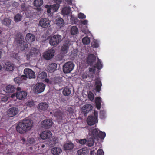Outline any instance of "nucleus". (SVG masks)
<instances>
[{"label":"nucleus","instance_id":"f257e3e1","mask_svg":"<svg viewBox=\"0 0 155 155\" xmlns=\"http://www.w3.org/2000/svg\"><path fill=\"white\" fill-rule=\"evenodd\" d=\"M33 126L32 121L25 119L17 124L16 130L21 134H23L30 130Z\"/></svg>","mask_w":155,"mask_h":155},{"label":"nucleus","instance_id":"f03ea898","mask_svg":"<svg viewBox=\"0 0 155 155\" xmlns=\"http://www.w3.org/2000/svg\"><path fill=\"white\" fill-rule=\"evenodd\" d=\"M15 39L21 51L25 50L28 48V45L24 41V36L21 33L18 32L15 34Z\"/></svg>","mask_w":155,"mask_h":155},{"label":"nucleus","instance_id":"7ed1b4c3","mask_svg":"<svg viewBox=\"0 0 155 155\" xmlns=\"http://www.w3.org/2000/svg\"><path fill=\"white\" fill-rule=\"evenodd\" d=\"M89 136L97 140L99 139H104L106 136L104 132L100 131L97 128H95L90 130L89 132Z\"/></svg>","mask_w":155,"mask_h":155},{"label":"nucleus","instance_id":"20e7f679","mask_svg":"<svg viewBox=\"0 0 155 155\" xmlns=\"http://www.w3.org/2000/svg\"><path fill=\"white\" fill-rule=\"evenodd\" d=\"M61 36L56 35L51 37L49 40V43L51 46H56L61 41Z\"/></svg>","mask_w":155,"mask_h":155},{"label":"nucleus","instance_id":"39448f33","mask_svg":"<svg viewBox=\"0 0 155 155\" xmlns=\"http://www.w3.org/2000/svg\"><path fill=\"white\" fill-rule=\"evenodd\" d=\"M74 65L73 62L69 61L66 63L63 66V70L64 73H68L73 69Z\"/></svg>","mask_w":155,"mask_h":155},{"label":"nucleus","instance_id":"423d86ee","mask_svg":"<svg viewBox=\"0 0 155 155\" xmlns=\"http://www.w3.org/2000/svg\"><path fill=\"white\" fill-rule=\"evenodd\" d=\"M25 74L24 78L26 79V78L29 79L35 78V72L31 69L29 68H25L24 71Z\"/></svg>","mask_w":155,"mask_h":155},{"label":"nucleus","instance_id":"0eeeda50","mask_svg":"<svg viewBox=\"0 0 155 155\" xmlns=\"http://www.w3.org/2000/svg\"><path fill=\"white\" fill-rule=\"evenodd\" d=\"M55 53V50L53 49H48L43 55L44 58L46 60H50L53 57Z\"/></svg>","mask_w":155,"mask_h":155},{"label":"nucleus","instance_id":"6e6552de","mask_svg":"<svg viewBox=\"0 0 155 155\" xmlns=\"http://www.w3.org/2000/svg\"><path fill=\"white\" fill-rule=\"evenodd\" d=\"M70 42L68 41H64L61 49V54H66L69 49Z\"/></svg>","mask_w":155,"mask_h":155},{"label":"nucleus","instance_id":"1a4fd4ad","mask_svg":"<svg viewBox=\"0 0 155 155\" xmlns=\"http://www.w3.org/2000/svg\"><path fill=\"white\" fill-rule=\"evenodd\" d=\"M40 26L44 28H46L49 26L50 24V21L48 18H41L39 22Z\"/></svg>","mask_w":155,"mask_h":155},{"label":"nucleus","instance_id":"9d476101","mask_svg":"<svg viewBox=\"0 0 155 155\" xmlns=\"http://www.w3.org/2000/svg\"><path fill=\"white\" fill-rule=\"evenodd\" d=\"M45 85L42 83H40L36 84L34 87L35 91L38 93L43 92L45 89Z\"/></svg>","mask_w":155,"mask_h":155},{"label":"nucleus","instance_id":"9b49d317","mask_svg":"<svg viewBox=\"0 0 155 155\" xmlns=\"http://www.w3.org/2000/svg\"><path fill=\"white\" fill-rule=\"evenodd\" d=\"M93 107L90 104H87L82 107L81 110L82 112L84 114L85 116L90 111L92 110Z\"/></svg>","mask_w":155,"mask_h":155},{"label":"nucleus","instance_id":"f8f14e48","mask_svg":"<svg viewBox=\"0 0 155 155\" xmlns=\"http://www.w3.org/2000/svg\"><path fill=\"white\" fill-rule=\"evenodd\" d=\"M19 110L18 108L13 107L9 109L8 111V114L10 117H12L16 115L18 113Z\"/></svg>","mask_w":155,"mask_h":155},{"label":"nucleus","instance_id":"ddd939ff","mask_svg":"<svg viewBox=\"0 0 155 155\" xmlns=\"http://www.w3.org/2000/svg\"><path fill=\"white\" fill-rule=\"evenodd\" d=\"M87 122L88 125H93L97 122V118L94 116H90L87 119Z\"/></svg>","mask_w":155,"mask_h":155},{"label":"nucleus","instance_id":"4468645a","mask_svg":"<svg viewBox=\"0 0 155 155\" xmlns=\"http://www.w3.org/2000/svg\"><path fill=\"white\" fill-rule=\"evenodd\" d=\"M41 124L43 128L46 129H48L51 127L52 124V122L50 120L47 119L42 121Z\"/></svg>","mask_w":155,"mask_h":155},{"label":"nucleus","instance_id":"2eb2a0df","mask_svg":"<svg viewBox=\"0 0 155 155\" xmlns=\"http://www.w3.org/2000/svg\"><path fill=\"white\" fill-rule=\"evenodd\" d=\"M96 60V57L93 54H90L87 59V64L90 65H92Z\"/></svg>","mask_w":155,"mask_h":155},{"label":"nucleus","instance_id":"dca6fc26","mask_svg":"<svg viewBox=\"0 0 155 155\" xmlns=\"http://www.w3.org/2000/svg\"><path fill=\"white\" fill-rule=\"evenodd\" d=\"M51 133L49 131H45L42 132L40 134V137L43 140L49 138L51 136Z\"/></svg>","mask_w":155,"mask_h":155},{"label":"nucleus","instance_id":"f3484780","mask_svg":"<svg viewBox=\"0 0 155 155\" xmlns=\"http://www.w3.org/2000/svg\"><path fill=\"white\" fill-rule=\"evenodd\" d=\"M27 95V93L25 91H22L17 92L16 96L18 99L21 100L25 98Z\"/></svg>","mask_w":155,"mask_h":155},{"label":"nucleus","instance_id":"a211bd4d","mask_svg":"<svg viewBox=\"0 0 155 155\" xmlns=\"http://www.w3.org/2000/svg\"><path fill=\"white\" fill-rule=\"evenodd\" d=\"M48 107V104L45 102H41L38 105L37 108L39 110L45 111Z\"/></svg>","mask_w":155,"mask_h":155},{"label":"nucleus","instance_id":"6ab92c4d","mask_svg":"<svg viewBox=\"0 0 155 155\" xmlns=\"http://www.w3.org/2000/svg\"><path fill=\"white\" fill-rule=\"evenodd\" d=\"M95 85L96 91L99 92L101 90L102 86V83L100 79L97 78L95 79Z\"/></svg>","mask_w":155,"mask_h":155},{"label":"nucleus","instance_id":"aec40b11","mask_svg":"<svg viewBox=\"0 0 155 155\" xmlns=\"http://www.w3.org/2000/svg\"><path fill=\"white\" fill-rule=\"evenodd\" d=\"M25 39L28 43L32 42L35 40V37L33 35L30 33H28L26 35Z\"/></svg>","mask_w":155,"mask_h":155},{"label":"nucleus","instance_id":"412c9836","mask_svg":"<svg viewBox=\"0 0 155 155\" xmlns=\"http://www.w3.org/2000/svg\"><path fill=\"white\" fill-rule=\"evenodd\" d=\"M74 147V144L71 142L66 143L64 145V147L66 150H71L73 149Z\"/></svg>","mask_w":155,"mask_h":155},{"label":"nucleus","instance_id":"4be33fe9","mask_svg":"<svg viewBox=\"0 0 155 155\" xmlns=\"http://www.w3.org/2000/svg\"><path fill=\"white\" fill-rule=\"evenodd\" d=\"M62 152L61 149L59 147H55L51 150L52 153L54 155H58Z\"/></svg>","mask_w":155,"mask_h":155},{"label":"nucleus","instance_id":"5701e85b","mask_svg":"<svg viewBox=\"0 0 155 155\" xmlns=\"http://www.w3.org/2000/svg\"><path fill=\"white\" fill-rule=\"evenodd\" d=\"M6 70L8 71H12L14 69V65L11 63L8 62L5 63Z\"/></svg>","mask_w":155,"mask_h":155},{"label":"nucleus","instance_id":"b1692460","mask_svg":"<svg viewBox=\"0 0 155 155\" xmlns=\"http://www.w3.org/2000/svg\"><path fill=\"white\" fill-rule=\"evenodd\" d=\"M71 12V8L69 6H66L62 9V13L63 15H68Z\"/></svg>","mask_w":155,"mask_h":155},{"label":"nucleus","instance_id":"393cba45","mask_svg":"<svg viewBox=\"0 0 155 155\" xmlns=\"http://www.w3.org/2000/svg\"><path fill=\"white\" fill-rule=\"evenodd\" d=\"M57 64L55 63H51L49 65L48 69L51 72H54L56 69Z\"/></svg>","mask_w":155,"mask_h":155},{"label":"nucleus","instance_id":"a878e982","mask_svg":"<svg viewBox=\"0 0 155 155\" xmlns=\"http://www.w3.org/2000/svg\"><path fill=\"white\" fill-rule=\"evenodd\" d=\"M101 99L100 97H97L95 98V104L96 107L99 110L100 109L101 106Z\"/></svg>","mask_w":155,"mask_h":155},{"label":"nucleus","instance_id":"bb28decb","mask_svg":"<svg viewBox=\"0 0 155 155\" xmlns=\"http://www.w3.org/2000/svg\"><path fill=\"white\" fill-rule=\"evenodd\" d=\"M6 90L7 92L13 93L15 90V88L12 85H9L6 87Z\"/></svg>","mask_w":155,"mask_h":155},{"label":"nucleus","instance_id":"cd10ccee","mask_svg":"<svg viewBox=\"0 0 155 155\" xmlns=\"http://www.w3.org/2000/svg\"><path fill=\"white\" fill-rule=\"evenodd\" d=\"M24 77V75H23L21 77L16 78L14 79V81L15 83L18 84L21 83H22L23 80H25Z\"/></svg>","mask_w":155,"mask_h":155},{"label":"nucleus","instance_id":"c85d7f7f","mask_svg":"<svg viewBox=\"0 0 155 155\" xmlns=\"http://www.w3.org/2000/svg\"><path fill=\"white\" fill-rule=\"evenodd\" d=\"M47 77V74L46 72H42L38 74L37 78L38 79L43 80L46 78Z\"/></svg>","mask_w":155,"mask_h":155},{"label":"nucleus","instance_id":"c756f323","mask_svg":"<svg viewBox=\"0 0 155 155\" xmlns=\"http://www.w3.org/2000/svg\"><path fill=\"white\" fill-rule=\"evenodd\" d=\"M87 152V149L86 148H83L78 150V153L79 155H86Z\"/></svg>","mask_w":155,"mask_h":155},{"label":"nucleus","instance_id":"7c9ffc66","mask_svg":"<svg viewBox=\"0 0 155 155\" xmlns=\"http://www.w3.org/2000/svg\"><path fill=\"white\" fill-rule=\"evenodd\" d=\"M34 5L36 7L41 6L43 4V0H35L34 2Z\"/></svg>","mask_w":155,"mask_h":155},{"label":"nucleus","instance_id":"2f4dec72","mask_svg":"<svg viewBox=\"0 0 155 155\" xmlns=\"http://www.w3.org/2000/svg\"><path fill=\"white\" fill-rule=\"evenodd\" d=\"M94 139H95L91 137L88 138L87 141V143L88 146L89 147H91L93 146Z\"/></svg>","mask_w":155,"mask_h":155},{"label":"nucleus","instance_id":"473e14b6","mask_svg":"<svg viewBox=\"0 0 155 155\" xmlns=\"http://www.w3.org/2000/svg\"><path fill=\"white\" fill-rule=\"evenodd\" d=\"M95 68H97L98 70H100L102 67V64L101 60L99 58L97 59V62L95 65L94 66Z\"/></svg>","mask_w":155,"mask_h":155},{"label":"nucleus","instance_id":"72a5a7b5","mask_svg":"<svg viewBox=\"0 0 155 155\" xmlns=\"http://www.w3.org/2000/svg\"><path fill=\"white\" fill-rule=\"evenodd\" d=\"M56 24L60 28L64 24V21L63 19L61 18H58L56 20Z\"/></svg>","mask_w":155,"mask_h":155},{"label":"nucleus","instance_id":"f704fd0d","mask_svg":"<svg viewBox=\"0 0 155 155\" xmlns=\"http://www.w3.org/2000/svg\"><path fill=\"white\" fill-rule=\"evenodd\" d=\"M11 23V20L9 18H5L3 21V24L8 27H9Z\"/></svg>","mask_w":155,"mask_h":155},{"label":"nucleus","instance_id":"c9c22d12","mask_svg":"<svg viewBox=\"0 0 155 155\" xmlns=\"http://www.w3.org/2000/svg\"><path fill=\"white\" fill-rule=\"evenodd\" d=\"M62 93L64 95L68 96L70 94L71 91L69 88H65L63 90Z\"/></svg>","mask_w":155,"mask_h":155},{"label":"nucleus","instance_id":"e433bc0d","mask_svg":"<svg viewBox=\"0 0 155 155\" xmlns=\"http://www.w3.org/2000/svg\"><path fill=\"white\" fill-rule=\"evenodd\" d=\"M82 42L84 44L88 45L90 43V40L88 37H85L82 39Z\"/></svg>","mask_w":155,"mask_h":155},{"label":"nucleus","instance_id":"4c0bfd02","mask_svg":"<svg viewBox=\"0 0 155 155\" xmlns=\"http://www.w3.org/2000/svg\"><path fill=\"white\" fill-rule=\"evenodd\" d=\"M22 16L19 14H17L14 17V21L15 22H18L21 20Z\"/></svg>","mask_w":155,"mask_h":155},{"label":"nucleus","instance_id":"58836bf2","mask_svg":"<svg viewBox=\"0 0 155 155\" xmlns=\"http://www.w3.org/2000/svg\"><path fill=\"white\" fill-rule=\"evenodd\" d=\"M8 98V97L5 94H1L0 95V99L2 102H5L7 101Z\"/></svg>","mask_w":155,"mask_h":155},{"label":"nucleus","instance_id":"ea45409f","mask_svg":"<svg viewBox=\"0 0 155 155\" xmlns=\"http://www.w3.org/2000/svg\"><path fill=\"white\" fill-rule=\"evenodd\" d=\"M92 47L94 48H97L99 47V41L95 39L93 40L92 43Z\"/></svg>","mask_w":155,"mask_h":155},{"label":"nucleus","instance_id":"a19ab883","mask_svg":"<svg viewBox=\"0 0 155 155\" xmlns=\"http://www.w3.org/2000/svg\"><path fill=\"white\" fill-rule=\"evenodd\" d=\"M52 10H53V12L56 11L59 8L60 5L59 4H54L52 5H50Z\"/></svg>","mask_w":155,"mask_h":155},{"label":"nucleus","instance_id":"79ce46f5","mask_svg":"<svg viewBox=\"0 0 155 155\" xmlns=\"http://www.w3.org/2000/svg\"><path fill=\"white\" fill-rule=\"evenodd\" d=\"M30 52L33 57H35L38 54L39 51L36 49H34L33 50H31Z\"/></svg>","mask_w":155,"mask_h":155},{"label":"nucleus","instance_id":"37998d69","mask_svg":"<svg viewBox=\"0 0 155 155\" xmlns=\"http://www.w3.org/2000/svg\"><path fill=\"white\" fill-rule=\"evenodd\" d=\"M88 99L91 101H93L94 99V94L91 91H89L88 94Z\"/></svg>","mask_w":155,"mask_h":155},{"label":"nucleus","instance_id":"c03bdc74","mask_svg":"<svg viewBox=\"0 0 155 155\" xmlns=\"http://www.w3.org/2000/svg\"><path fill=\"white\" fill-rule=\"evenodd\" d=\"M87 142V140L86 139H80L78 140V143L81 145H84Z\"/></svg>","mask_w":155,"mask_h":155},{"label":"nucleus","instance_id":"a18cd8bd","mask_svg":"<svg viewBox=\"0 0 155 155\" xmlns=\"http://www.w3.org/2000/svg\"><path fill=\"white\" fill-rule=\"evenodd\" d=\"M25 104L27 106L30 107H33L35 105L34 102L32 101H28Z\"/></svg>","mask_w":155,"mask_h":155},{"label":"nucleus","instance_id":"49530a36","mask_svg":"<svg viewBox=\"0 0 155 155\" xmlns=\"http://www.w3.org/2000/svg\"><path fill=\"white\" fill-rule=\"evenodd\" d=\"M86 15L82 13H80L78 14V18L79 19H85L86 18Z\"/></svg>","mask_w":155,"mask_h":155},{"label":"nucleus","instance_id":"de8ad7c7","mask_svg":"<svg viewBox=\"0 0 155 155\" xmlns=\"http://www.w3.org/2000/svg\"><path fill=\"white\" fill-rule=\"evenodd\" d=\"M97 155H104V152L101 149H99L97 152Z\"/></svg>","mask_w":155,"mask_h":155},{"label":"nucleus","instance_id":"09e8293b","mask_svg":"<svg viewBox=\"0 0 155 155\" xmlns=\"http://www.w3.org/2000/svg\"><path fill=\"white\" fill-rule=\"evenodd\" d=\"M78 32V30H71V33L72 35H74Z\"/></svg>","mask_w":155,"mask_h":155},{"label":"nucleus","instance_id":"8fccbe9b","mask_svg":"<svg viewBox=\"0 0 155 155\" xmlns=\"http://www.w3.org/2000/svg\"><path fill=\"white\" fill-rule=\"evenodd\" d=\"M28 142L31 144L34 143L35 142V140L34 138H30L28 140Z\"/></svg>","mask_w":155,"mask_h":155},{"label":"nucleus","instance_id":"3c124183","mask_svg":"<svg viewBox=\"0 0 155 155\" xmlns=\"http://www.w3.org/2000/svg\"><path fill=\"white\" fill-rule=\"evenodd\" d=\"M26 57L27 60H29L30 58H31L32 57H33L32 55L30 52L28 54H27L26 55Z\"/></svg>","mask_w":155,"mask_h":155},{"label":"nucleus","instance_id":"603ef678","mask_svg":"<svg viewBox=\"0 0 155 155\" xmlns=\"http://www.w3.org/2000/svg\"><path fill=\"white\" fill-rule=\"evenodd\" d=\"M74 0H67V2L68 5H72V2Z\"/></svg>","mask_w":155,"mask_h":155},{"label":"nucleus","instance_id":"864d4df0","mask_svg":"<svg viewBox=\"0 0 155 155\" xmlns=\"http://www.w3.org/2000/svg\"><path fill=\"white\" fill-rule=\"evenodd\" d=\"M94 117H96L97 118L98 112L97 111L94 110Z\"/></svg>","mask_w":155,"mask_h":155},{"label":"nucleus","instance_id":"5fc2aeb1","mask_svg":"<svg viewBox=\"0 0 155 155\" xmlns=\"http://www.w3.org/2000/svg\"><path fill=\"white\" fill-rule=\"evenodd\" d=\"M96 68H95V67L94 66V68H89V70L90 72H94Z\"/></svg>","mask_w":155,"mask_h":155},{"label":"nucleus","instance_id":"6e6d98bb","mask_svg":"<svg viewBox=\"0 0 155 155\" xmlns=\"http://www.w3.org/2000/svg\"><path fill=\"white\" fill-rule=\"evenodd\" d=\"M87 22L88 21L87 20H85L83 21H82L81 22L84 25H86L87 23Z\"/></svg>","mask_w":155,"mask_h":155},{"label":"nucleus","instance_id":"4d7b16f0","mask_svg":"<svg viewBox=\"0 0 155 155\" xmlns=\"http://www.w3.org/2000/svg\"><path fill=\"white\" fill-rule=\"evenodd\" d=\"M52 10L51 6L48 8L47 10V12L49 14L51 12V10Z\"/></svg>","mask_w":155,"mask_h":155},{"label":"nucleus","instance_id":"13d9d810","mask_svg":"<svg viewBox=\"0 0 155 155\" xmlns=\"http://www.w3.org/2000/svg\"><path fill=\"white\" fill-rule=\"evenodd\" d=\"M71 29H78V28L76 26H73L72 27Z\"/></svg>","mask_w":155,"mask_h":155},{"label":"nucleus","instance_id":"bf43d9fd","mask_svg":"<svg viewBox=\"0 0 155 155\" xmlns=\"http://www.w3.org/2000/svg\"><path fill=\"white\" fill-rule=\"evenodd\" d=\"M44 79L45 80V82H46L48 83L49 81V79H47V78H46Z\"/></svg>","mask_w":155,"mask_h":155},{"label":"nucleus","instance_id":"052dcab7","mask_svg":"<svg viewBox=\"0 0 155 155\" xmlns=\"http://www.w3.org/2000/svg\"><path fill=\"white\" fill-rule=\"evenodd\" d=\"M54 0L56 2H58L59 3H60L62 1L61 0Z\"/></svg>","mask_w":155,"mask_h":155},{"label":"nucleus","instance_id":"680f3d73","mask_svg":"<svg viewBox=\"0 0 155 155\" xmlns=\"http://www.w3.org/2000/svg\"><path fill=\"white\" fill-rule=\"evenodd\" d=\"M61 115V113H60V116H59V119H62V116Z\"/></svg>","mask_w":155,"mask_h":155},{"label":"nucleus","instance_id":"e2e57ef3","mask_svg":"<svg viewBox=\"0 0 155 155\" xmlns=\"http://www.w3.org/2000/svg\"><path fill=\"white\" fill-rule=\"evenodd\" d=\"M2 55V51H0V59L1 58V57Z\"/></svg>","mask_w":155,"mask_h":155},{"label":"nucleus","instance_id":"0e129e2a","mask_svg":"<svg viewBox=\"0 0 155 155\" xmlns=\"http://www.w3.org/2000/svg\"><path fill=\"white\" fill-rule=\"evenodd\" d=\"M17 90L18 91H19L21 90V88L20 87H17Z\"/></svg>","mask_w":155,"mask_h":155},{"label":"nucleus","instance_id":"69168bd1","mask_svg":"<svg viewBox=\"0 0 155 155\" xmlns=\"http://www.w3.org/2000/svg\"><path fill=\"white\" fill-rule=\"evenodd\" d=\"M40 146H41V147L42 148H43L44 147H45V145H44V144H41V145H40Z\"/></svg>","mask_w":155,"mask_h":155},{"label":"nucleus","instance_id":"338daca9","mask_svg":"<svg viewBox=\"0 0 155 155\" xmlns=\"http://www.w3.org/2000/svg\"><path fill=\"white\" fill-rule=\"evenodd\" d=\"M56 141H55V142H54V144H52V145L53 146H54L56 144Z\"/></svg>","mask_w":155,"mask_h":155},{"label":"nucleus","instance_id":"774afa93","mask_svg":"<svg viewBox=\"0 0 155 155\" xmlns=\"http://www.w3.org/2000/svg\"><path fill=\"white\" fill-rule=\"evenodd\" d=\"M22 140L23 141H25V139H23Z\"/></svg>","mask_w":155,"mask_h":155}]
</instances>
